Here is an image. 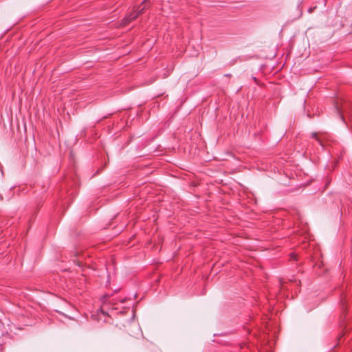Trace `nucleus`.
Wrapping results in <instances>:
<instances>
[{
	"label": "nucleus",
	"instance_id": "nucleus-2",
	"mask_svg": "<svg viewBox=\"0 0 352 352\" xmlns=\"http://www.w3.org/2000/svg\"><path fill=\"white\" fill-rule=\"evenodd\" d=\"M311 138H314L320 146H324L322 140L321 139L320 133L317 132H313L311 133Z\"/></svg>",
	"mask_w": 352,
	"mask_h": 352
},
{
	"label": "nucleus",
	"instance_id": "nucleus-6",
	"mask_svg": "<svg viewBox=\"0 0 352 352\" xmlns=\"http://www.w3.org/2000/svg\"><path fill=\"white\" fill-rule=\"evenodd\" d=\"M341 304H342V307H344V302H343L342 300L341 301Z\"/></svg>",
	"mask_w": 352,
	"mask_h": 352
},
{
	"label": "nucleus",
	"instance_id": "nucleus-1",
	"mask_svg": "<svg viewBox=\"0 0 352 352\" xmlns=\"http://www.w3.org/2000/svg\"><path fill=\"white\" fill-rule=\"evenodd\" d=\"M147 1L148 0H144L141 5H140L138 7H133V10L129 14H127L126 16L124 18L122 22L123 25H125L129 23L132 21L137 19L140 14H142L146 9V3Z\"/></svg>",
	"mask_w": 352,
	"mask_h": 352
},
{
	"label": "nucleus",
	"instance_id": "nucleus-5",
	"mask_svg": "<svg viewBox=\"0 0 352 352\" xmlns=\"http://www.w3.org/2000/svg\"><path fill=\"white\" fill-rule=\"evenodd\" d=\"M252 78H253V80H254V82H255L256 83H258V80H257V79H256V77H253Z\"/></svg>",
	"mask_w": 352,
	"mask_h": 352
},
{
	"label": "nucleus",
	"instance_id": "nucleus-4",
	"mask_svg": "<svg viewBox=\"0 0 352 352\" xmlns=\"http://www.w3.org/2000/svg\"><path fill=\"white\" fill-rule=\"evenodd\" d=\"M290 256H291V258H293V259H294V260H296V256H296V254H295L294 253H292V254H290Z\"/></svg>",
	"mask_w": 352,
	"mask_h": 352
},
{
	"label": "nucleus",
	"instance_id": "nucleus-3",
	"mask_svg": "<svg viewBox=\"0 0 352 352\" xmlns=\"http://www.w3.org/2000/svg\"><path fill=\"white\" fill-rule=\"evenodd\" d=\"M336 111H337V113L338 114V116L340 117V118H341L343 121H344V117H343V116H342V113H341L340 110L339 109L338 107V106H336Z\"/></svg>",
	"mask_w": 352,
	"mask_h": 352
}]
</instances>
